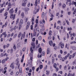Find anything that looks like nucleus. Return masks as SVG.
<instances>
[{
    "mask_svg": "<svg viewBox=\"0 0 76 76\" xmlns=\"http://www.w3.org/2000/svg\"><path fill=\"white\" fill-rule=\"evenodd\" d=\"M28 2V0H23V2L22 4V6H23V7H25L26 5V3Z\"/></svg>",
    "mask_w": 76,
    "mask_h": 76,
    "instance_id": "f257e3e1",
    "label": "nucleus"
},
{
    "mask_svg": "<svg viewBox=\"0 0 76 76\" xmlns=\"http://www.w3.org/2000/svg\"><path fill=\"white\" fill-rule=\"evenodd\" d=\"M31 45L32 46H33V47H31L30 48V51H31V53H33V49L32 48H35V46L34 45V43L33 42L31 43Z\"/></svg>",
    "mask_w": 76,
    "mask_h": 76,
    "instance_id": "f03ea898",
    "label": "nucleus"
},
{
    "mask_svg": "<svg viewBox=\"0 0 76 76\" xmlns=\"http://www.w3.org/2000/svg\"><path fill=\"white\" fill-rule=\"evenodd\" d=\"M15 16H16L15 14H11L10 18L12 19L13 20H14L15 18Z\"/></svg>",
    "mask_w": 76,
    "mask_h": 76,
    "instance_id": "7ed1b4c3",
    "label": "nucleus"
},
{
    "mask_svg": "<svg viewBox=\"0 0 76 76\" xmlns=\"http://www.w3.org/2000/svg\"><path fill=\"white\" fill-rule=\"evenodd\" d=\"M59 45L61 47V48H64V43H62V42H61L59 43Z\"/></svg>",
    "mask_w": 76,
    "mask_h": 76,
    "instance_id": "20e7f679",
    "label": "nucleus"
},
{
    "mask_svg": "<svg viewBox=\"0 0 76 76\" xmlns=\"http://www.w3.org/2000/svg\"><path fill=\"white\" fill-rule=\"evenodd\" d=\"M51 53V51H50V48H48L47 50V54H49Z\"/></svg>",
    "mask_w": 76,
    "mask_h": 76,
    "instance_id": "39448f33",
    "label": "nucleus"
},
{
    "mask_svg": "<svg viewBox=\"0 0 76 76\" xmlns=\"http://www.w3.org/2000/svg\"><path fill=\"white\" fill-rule=\"evenodd\" d=\"M10 13L12 14V13H13L14 12V11H13V8H12L9 11Z\"/></svg>",
    "mask_w": 76,
    "mask_h": 76,
    "instance_id": "423d86ee",
    "label": "nucleus"
},
{
    "mask_svg": "<svg viewBox=\"0 0 76 76\" xmlns=\"http://www.w3.org/2000/svg\"><path fill=\"white\" fill-rule=\"evenodd\" d=\"M14 64V63L13 62L12 63L10 66V67H12V69H13L15 68V66L13 65Z\"/></svg>",
    "mask_w": 76,
    "mask_h": 76,
    "instance_id": "0eeeda50",
    "label": "nucleus"
},
{
    "mask_svg": "<svg viewBox=\"0 0 76 76\" xmlns=\"http://www.w3.org/2000/svg\"><path fill=\"white\" fill-rule=\"evenodd\" d=\"M18 28H19V26H15L13 28L14 31H15L16 29H18Z\"/></svg>",
    "mask_w": 76,
    "mask_h": 76,
    "instance_id": "6e6552de",
    "label": "nucleus"
},
{
    "mask_svg": "<svg viewBox=\"0 0 76 76\" xmlns=\"http://www.w3.org/2000/svg\"><path fill=\"white\" fill-rule=\"evenodd\" d=\"M49 45H50V46H53V41H50L49 42Z\"/></svg>",
    "mask_w": 76,
    "mask_h": 76,
    "instance_id": "1a4fd4ad",
    "label": "nucleus"
},
{
    "mask_svg": "<svg viewBox=\"0 0 76 76\" xmlns=\"http://www.w3.org/2000/svg\"><path fill=\"white\" fill-rule=\"evenodd\" d=\"M33 37H36L37 36V34H36V31H33Z\"/></svg>",
    "mask_w": 76,
    "mask_h": 76,
    "instance_id": "9d476101",
    "label": "nucleus"
},
{
    "mask_svg": "<svg viewBox=\"0 0 76 76\" xmlns=\"http://www.w3.org/2000/svg\"><path fill=\"white\" fill-rule=\"evenodd\" d=\"M58 58H60V60H62V57H61V55L60 54L58 56Z\"/></svg>",
    "mask_w": 76,
    "mask_h": 76,
    "instance_id": "9b49d317",
    "label": "nucleus"
},
{
    "mask_svg": "<svg viewBox=\"0 0 76 76\" xmlns=\"http://www.w3.org/2000/svg\"><path fill=\"white\" fill-rule=\"evenodd\" d=\"M29 8H27V9L25 10V12H26V13L27 15L28 14V11H29Z\"/></svg>",
    "mask_w": 76,
    "mask_h": 76,
    "instance_id": "f8f14e48",
    "label": "nucleus"
},
{
    "mask_svg": "<svg viewBox=\"0 0 76 76\" xmlns=\"http://www.w3.org/2000/svg\"><path fill=\"white\" fill-rule=\"evenodd\" d=\"M21 35H22V33L20 32V33H19L18 35V38H20V37H21Z\"/></svg>",
    "mask_w": 76,
    "mask_h": 76,
    "instance_id": "ddd939ff",
    "label": "nucleus"
},
{
    "mask_svg": "<svg viewBox=\"0 0 76 76\" xmlns=\"http://www.w3.org/2000/svg\"><path fill=\"white\" fill-rule=\"evenodd\" d=\"M8 6V7H9L10 8H11L12 7V5L11 4V3H10V2L9 3Z\"/></svg>",
    "mask_w": 76,
    "mask_h": 76,
    "instance_id": "4468645a",
    "label": "nucleus"
},
{
    "mask_svg": "<svg viewBox=\"0 0 76 76\" xmlns=\"http://www.w3.org/2000/svg\"><path fill=\"white\" fill-rule=\"evenodd\" d=\"M49 15L50 16H51V17H53V15L51 13V12H49Z\"/></svg>",
    "mask_w": 76,
    "mask_h": 76,
    "instance_id": "2eb2a0df",
    "label": "nucleus"
},
{
    "mask_svg": "<svg viewBox=\"0 0 76 76\" xmlns=\"http://www.w3.org/2000/svg\"><path fill=\"white\" fill-rule=\"evenodd\" d=\"M53 67L55 69H56V68H57V64H56L55 63L53 64Z\"/></svg>",
    "mask_w": 76,
    "mask_h": 76,
    "instance_id": "dca6fc26",
    "label": "nucleus"
},
{
    "mask_svg": "<svg viewBox=\"0 0 76 76\" xmlns=\"http://www.w3.org/2000/svg\"><path fill=\"white\" fill-rule=\"evenodd\" d=\"M41 54L40 53H39L38 54V58H39V57H42V55H40Z\"/></svg>",
    "mask_w": 76,
    "mask_h": 76,
    "instance_id": "f3484780",
    "label": "nucleus"
},
{
    "mask_svg": "<svg viewBox=\"0 0 76 76\" xmlns=\"http://www.w3.org/2000/svg\"><path fill=\"white\" fill-rule=\"evenodd\" d=\"M76 44V41H74L71 42H70L71 44Z\"/></svg>",
    "mask_w": 76,
    "mask_h": 76,
    "instance_id": "a211bd4d",
    "label": "nucleus"
},
{
    "mask_svg": "<svg viewBox=\"0 0 76 76\" xmlns=\"http://www.w3.org/2000/svg\"><path fill=\"white\" fill-rule=\"evenodd\" d=\"M25 37V35L22 34L21 37V39H22Z\"/></svg>",
    "mask_w": 76,
    "mask_h": 76,
    "instance_id": "6ab92c4d",
    "label": "nucleus"
},
{
    "mask_svg": "<svg viewBox=\"0 0 76 76\" xmlns=\"http://www.w3.org/2000/svg\"><path fill=\"white\" fill-rule=\"evenodd\" d=\"M67 1L70 2L69 4V6H71L72 4V3H71V0H67Z\"/></svg>",
    "mask_w": 76,
    "mask_h": 76,
    "instance_id": "aec40b11",
    "label": "nucleus"
},
{
    "mask_svg": "<svg viewBox=\"0 0 76 76\" xmlns=\"http://www.w3.org/2000/svg\"><path fill=\"white\" fill-rule=\"evenodd\" d=\"M42 51V49L41 48H40L39 49V53H41Z\"/></svg>",
    "mask_w": 76,
    "mask_h": 76,
    "instance_id": "412c9836",
    "label": "nucleus"
},
{
    "mask_svg": "<svg viewBox=\"0 0 76 76\" xmlns=\"http://www.w3.org/2000/svg\"><path fill=\"white\" fill-rule=\"evenodd\" d=\"M18 36V34H16L14 35L13 36V38H15L17 36Z\"/></svg>",
    "mask_w": 76,
    "mask_h": 76,
    "instance_id": "4be33fe9",
    "label": "nucleus"
},
{
    "mask_svg": "<svg viewBox=\"0 0 76 76\" xmlns=\"http://www.w3.org/2000/svg\"><path fill=\"white\" fill-rule=\"evenodd\" d=\"M62 7L63 8V9H64L65 7H66V4H64L62 5Z\"/></svg>",
    "mask_w": 76,
    "mask_h": 76,
    "instance_id": "5701e85b",
    "label": "nucleus"
},
{
    "mask_svg": "<svg viewBox=\"0 0 76 76\" xmlns=\"http://www.w3.org/2000/svg\"><path fill=\"white\" fill-rule=\"evenodd\" d=\"M23 20L22 19H21L20 20V25H22L23 24Z\"/></svg>",
    "mask_w": 76,
    "mask_h": 76,
    "instance_id": "b1692460",
    "label": "nucleus"
},
{
    "mask_svg": "<svg viewBox=\"0 0 76 76\" xmlns=\"http://www.w3.org/2000/svg\"><path fill=\"white\" fill-rule=\"evenodd\" d=\"M76 52H75V53H74L73 54L72 58H74V57H75V55H76Z\"/></svg>",
    "mask_w": 76,
    "mask_h": 76,
    "instance_id": "393cba45",
    "label": "nucleus"
},
{
    "mask_svg": "<svg viewBox=\"0 0 76 76\" xmlns=\"http://www.w3.org/2000/svg\"><path fill=\"white\" fill-rule=\"evenodd\" d=\"M22 25H19V28H18V30H20V29H21V28H22Z\"/></svg>",
    "mask_w": 76,
    "mask_h": 76,
    "instance_id": "a878e982",
    "label": "nucleus"
},
{
    "mask_svg": "<svg viewBox=\"0 0 76 76\" xmlns=\"http://www.w3.org/2000/svg\"><path fill=\"white\" fill-rule=\"evenodd\" d=\"M38 39L39 41H41V40L42 39V37H41V36H39V37Z\"/></svg>",
    "mask_w": 76,
    "mask_h": 76,
    "instance_id": "bb28decb",
    "label": "nucleus"
},
{
    "mask_svg": "<svg viewBox=\"0 0 76 76\" xmlns=\"http://www.w3.org/2000/svg\"><path fill=\"white\" fill-rule=\"evenodd\" d=\"M21 16H22V18H24V13L23 12L21 13Z\"/></svg>",
    "mask_w": 76,
    "mask_h": 76,
    "instance_id": "cd10ccee",
    "label": "nucleus"
},
{
    "mask_svg": "<svg viewBox=\"0 0 76 76\" xmlns=\"http://www.w3.org/2000/svg\"><path fill=\"white\" fill-rule=\"evenodd\" d=\"M38 12V10H35L34 11V14H36V13H37V12Z\"/></svg>",
    "mask_w": 76,
    "mask_h": 76,
    "instance_id": "c85d7f7f",
    "label": "nucleus"
},
{
    "mask_svg": "<svg viewBox=\"0 0 76 76\" xmlns=\"http://www.w3.org/2000/svg\"><path fill=\"white\" fill-rule=\"evenodd\" d=\"M20 47V44H18L17 46V48H19Z\"/></svg>",
    "mask_w": 76,
    "mask_h": 76,
    "instance_id": "c756f323",
    "label": "nucleus"
},
{
    "mask_svg": "<svg viewBox=\"0 0 76 76\" xmlns=\"http://www.w3.org/2000/svg\"><path fill=\"white\" fill-rule=\"evenodd\" d=\"M4 10V8H3L2 9H1L0 10V13H1L2 12H3V11Z\"/></svg>",
    "mask_w": 76,
    "mask_h": 76,
    "instance_id": "7c9ffc66",
    "label": "nucleus"
},
{
    "mask_svg": "<svg viewBox=\"0 0 76 76\" xmlns=\"http://www.w3.org/2000/svg\"><path fill=\"white\" fill-rule=\"evenodd\" d=\"M19 19L18 18L16 21V25H17L18 23V22H19Z\"/></svg>",
    "mask_w": 76,
    "mask_h": 76,
    "instance_id": "2f4dec72",
    "label": "nucleus"
},
{
    "mask_svg": "<svg viewBox=\"0 0 76 76\" xmlns=\"http://www.w3.org/2000/svg\"><path fill=\"white\" fill-rule=\"evenodd\" d=\"M13 48L15 50H16V45H14Z\"/></svg>",
    "mask_w": 76,
    "mask_h": 76,
    "instance_id": "473e14b6",
    "label": "nucleus"
},
{
    "mask_svg": "<svg viewBox=\"0 0 76 76\" xmlns=\"http://www.w3.org/2000/svg\"><path fill=\"white\" fill-rule=\"evenodd\" d=\"M10 53L11 54H12V53H13V49H11L10 50Z\"/></svg>",
    "mask_w": 76,
    "mask_h": 76,
    "instance_id": "72a5a7b5",
    "label": "nucleus"
},
{
    "mask_svg": "<svg viewBox=\"0 0 76 76\" xmlns=\"http://www.w3.org/2000/svg\"><path fill=\"white\" fill-rule=\"evenodd\" d=\"M68 31H72V29L71 27L68 28Z\"/></svg>",
    "mask_w": 76,
    "mask_h": 76,
    "instance_id": "f704fd0d",
    "label": "nucleus"
},
{
    "mask_svg": "<svg viewBox=\"0 0 76 76\" xmlns=\"http://www.w3.org/2000/svg\"><path fill=\"white\" fill-rule=\"evenodd\" d=\"M52 63H54V58H52Z\"/></svg>",
    "mask_w": 76,
    "mask_h": 76,
    "instance_id": "c9c22d12",
    "label": "nucleus"
},
{
    "mask_svg": "<svg viewBox=\"0 0 76 76\" xmlns=\"http://www.w3.org/2000/svg\"><path fill=\"white\" fill-rule=\"evenodd\" d=\"M72 48L73 50H76V48L75 47H72Z\"/></svg>",
    "mask_w": 76,
    "mask_h": 76,
    "instance_id": "e433bc0d",
    "label": "nucleus"
},
{
    "mask_svg": "<svg viewBox=\"0 0 76 76\" xmlns=\"http://www.w3.org/2000/svg\"><path fill=\"white\" fill-rule=\"evenodd\" d=\"M1 62H2V63H3V64L4 63H5V59H4L3 60H2V61Z\"/></svg>",
    "mask_w": 76,
    "mask_h": 76,
    "instance_id": "4c0bfd02",
    "label": "nucleus"
},
{
    "mask_svg": "<svg viewBox=\"0 0 76 76\" xmlns=\"http://www.w3.org/2000/svg\"><path fill=\"white\" fill-rule=\"evenodd\" d=\"M8 14V12H5L4 14V16H6L7 15V14Z\"/></svg>",
    "mask_w": 76,
    "mask_h": 76,
    "instance_id": "58836bf2",
    "label": "nucleus"
},
{
    "mask_svg": "<svg viewBox=\"0 0 76 76\" xmlns=\"http://www.w3.org/2000/svg\"><path fill=\"white\" fill-rule=\"evenodd\" d=\"M76 13V8L75 9V10H74V12L73 13V15H75Z\"/></svg>",
    "mask_w": 76,
    "mask_h": 76,
    "instance_id": "ea45409f",
    "label": "nucleus"
},
{
    "mask_svg": "<svg viewBox=\"0 0 76 76\" xmlns=\"http://www.w3.org/2000/svg\"><path fill=\"white\" fill-rule=\"evenodd\" d=\"M13 71H12L10 74V75H13Z\"/></svg>",
    "mask_w": 76,
    "mask_h": 76,
    "instance_id": "a19ab883",
    "label": "nucleus"
},
{
    "mask_svg": "<svg viewBox=\"0 0 76 76\" xmlns=\"http://www.w3.org/2000/svg\"><path fill=\"white\" fill-rule=\"evenodd\" d=\"M44 17H45V15H44V14H42V18L43 19H44Z\"/></svg>",
    "mask_w": 76,
    "mask_h": 76,
    "instance_id": "79ce46f5",
    "label": "nucleus"
},
{
    "mask_svg": "<svg viewBox=\"0 0 76 76\" xmlns=\"http://www.w3.org/2000/svg\"><path fill=\"white\" fill-rule=\"evenodd\" d=\"M38 4V1H37V0L36 1H35V6H37V5Z\"/></svg>",
    "mask_w": 76,
    "mask_h": 76,
    "instance_id": "37998d69",
    "label": "nucleus"
},
{
    "mask_svg": "<svg viewBox=\"0 0 76 76\" xmlns=\"http://www.w3.org/2000/svg\"><path fill=\"white\" fill-rule=\"evenodd\" d=\"M37 37H38V35H39V30H37Z\"/></svg>",
    "mask_w": 76,
    "mask_h": 76,
    "instance_id": "c03bdc74",
    "label": "nucleus"
},
{
    "mask_svg": "<svg viewBox=\"0 0 76 76\" xmlns=\"http://www.w3.org/2000/svg\"><path fill=\"white\" fill-rule=\"evenodd\" d=\"M39 67L40 69H42V68L43 67V66H42V65H41Z\"/></svg>",
    "mask_w": 76,
    "mask_h": 76,
    "instance_id": "a18cd8bd",
    "label": "nucleus"
},
{
    "mask_svg": "<svg viewBox=\"0 0 76 76\" xmlns=\"http://www.w3.org/2000/svg\"><path fill=\"white\" fill-rule=\"evenodd\" d=\"M4 56H6V57H7L8 55L6 53H5L4 54Z\"/></svg>",
    "mask_w": 76,
    "mask_h": 76,
    "instance_id": "49530a36",
    "label": "nucleus"
},
{
    "mask_svg": "<svg viewBox=\"0 0 76 76\" xmlns=\"http://www.w3.org/2000/svg\"><path fill=\"white\" fill-rule=\"evenodd\" d=\"M73 35V37H75V33H73V34H71V37Z\"/></svg>",
    "mask_w": 76,
    "mask_h": 76,
    "instance_id": "de8ad7c7",
    "label": "nucleus"
},
{
    "mask_svg": "<svg viewBox=\"0 0 76 76\" xmlns=\"http://www.w3.org/2000/svg\"><path fill=\"white\" fill-rule=\"evenodd\" d=\"M17 65H18V69H19V67H20V64L18 63H17Z\"/></svg>",
    "mask_w": 76,
    "mask_h": 76,
    "instance_id": "09e8293b",
    "label": "nucleus"
},
{
    "mask_svg": "<svg viewBox=\"0 0 76 76\" xmlns=\"http://www.w3.org/2000/svg\"><path fill=\"white\" fill-rule=\"evenodd\" d=\"M7 22H6L4 25V26L6 27L7 26Z\"/></svg>",
    "mask_w": 76,
    "mask_h": 76,
    "instance_id": "8fccbe9b",
    "label": "nucleus"
},
{
    "mask_svg": "<svg viewBox=\"0 0 76 76\" xmlns=\"http://www.w3.org/2000/svg\"><path fill=\"white\" fill-rule=\"evenodd\" d=\"M3 68H1V67H0V73L3 71Z\"/></svg>",
    "mask_w": 76,
    "mask_h": 76,
    "instance_id": "3c124183",
    "label": "nucleus"
},
{
    "mask_svg": "<svg viewBox=\"0 0 76 76\" xmlns=\"http://www.w3.org/2000/svg\"><path fill=\"white\" fill-rule=\"evenodd\" d=\"M17 11H18V8H16L15 10V13H17Z\"/></svg>",
    "mask_w": 76,
    "mask_h": 76,
    "instance_id": "603ef678",
    "label": "nucleus"
},
{
    "mask_svg": "<svg viewBox=\"0 0 76 76\" xmlns=\"http://www.w3.org/2000/svg\"><path fill=\"white\" fill-rule=\"evenodd\" d=\"M66 4H67V5L68 4L69 6V4H70V2H69V1H67L66 2Z\"/></svg>",
    "mask_w": 76,
    "mask_h": 76,
    "instance_id": "864d4df0",
    "label": "nucleus"
},
{
    "mask_svg": "<svg viewBox=\"0 0 76 76\" xmlns=\"http://www.w3.org/2000/svg\"><path fill=\"white\" fill-rule=\"evenodd\" d=\"M58 48H57V46H56L55 47H54V50H57V49Z\"/></svg>",
    "mask_w": 76,
    "mask_h": 76,
    "instance_id": "5fc2aeb1",
    "label": "nucleus"
},
{
    "mask_svg": "<svg viewBox=\"0 0 76 76\" xmlns=\"http://www.w3.org/2000/svg\"><path fill=\"white\" fill-rule=\"evenodd\" d=\"M22 72V68H20L19 70V72L21 73Z\"/></svg>",
    "mask_w": 76,
    "mask_h": 76,
    "instance_id": "6e6d98bb",
    "label": "nucleus"
},
{
    "mask_svg": "<svg viewBox=\"0 0 76 76\" xmlns=\"http://www.w3.org/2000/svg\"><path fill=\"white\" fill-rule=\"evenodd\" d=\"M34 21V17L32 18L31 19V22H33Z\"/></svg>",
    "mask_w": 76,
    "mask_h": 76,
    "instance_id": "4d7b16f0",
    "label": "nucleus"
},
{
    "mask_svg": "<svg viewBox=\"0 0 76 76\" xmlns=\"http://www.w3.org/2000/svg\"><path fill=\"white\" fill-rule=\"evenodd\" d=\"M51 33H52V31H50L49 32V35L51 36Z\"/></svg>",
    "mask_w": 76,
    "mask_h": 76,
    "instance_id": "13d9d810",
    "label": "nucleus"
},
{
    "mask_svg": "<svg viewBox=\"0 0 76 76\" xmlns=\"http://www.w3.org/2000/svg\"><path fill=\"white\" fill-rule=\"evenodd\" d=\"M54 8V2L52 3V9H53V8Z\"/></svg>",
    "mask_w": 76,
    "mask_h": 76,
    "instance_id": "bf43d9fd",
    "label": "nucleus"
},
{
    "mask_svg": "<svg viewBox=\"0 0 76 76\" xmlns=\"http://www.w3.org/2000/svg\"><path fill=\"white\" fill-rule=\"evenodd\" d=\"M66 23H67V25H69V21H68V20H66Z\"/></svg>",
    "mask_w": 76,
    "mask_h": 76,
    "instance_id": "052dcab7",
    "label": "nucleus"
},
{
    "mask_svg": "<svg viewBox=\"0 0 76 76\" xmlns=\"http://www.w3.org/2000/svg\"><path fill=\"white\" fill-rule=\"evenodd\" d=\"M53 20V17H52L51 18H50V19L49 20V21H51V20Z\"/></svg>",
    "mask_w": 76,
    "mask_h": 76,
    "instance_id": "680f3d73",
    "label": "nucleus"
},
{
    "mask_svg": "<svg viewBox=\"0 0 76 76\" xmlns=\"http://www.w3.org/2000/svg\"><path fill=\"white\" fill-rule=\"evenodd\" d=\"M45 52H43V53H42V55L43 56H45Z\"/></svg>",
    "mask_w": 76,
    "mask_h": 76,
    "instance_id": "e2e57ef3",
    "label": "nucleus"
},
{
    "mask_svg": "<svg viewBox=\"0 0 76 76\" xmlns=\"http://www.w3.org/2000/svg\"><path fill=\"white\" fill-rule=\"evenodd\" d=\"M18 75H19V72H16V76H18Z\"/></svg>",
    "mask_w": 76,
    "mask_h": 76,
    "instance_id": "0e129e2a",
    "label": "nucleus"
},
{
    "mask_svg": "<svg viewBox=\"0 0 76 76\" xmlns=\"http://www.w3.org/2000/svg\"><path fill=\"white\" fill-rule=\"evenodd\" d=\"M10 45L9 44H8L7 45L6 47L7 48L9 47Z\"/></svg>",
    "mask_w": 76,
    "mask_h": 76,
    "instance_id": "69168bd1",
    "label": "nucleus"
},
{
    "mask_svg": "<svg viewBox=\"0 0 76 76\" xmlns=\"http://www.w3.org/2000/svg\"><path fill=\"white\" fill-rule=\"evenodd\" d=\"M53 76H57V75L56 73H54L53 74Z\"/></svg>",
    "mask_w": 76,
    "mask_h": 76,
    "instance_id": "338daca9",
    "label": "nucleus"
},
{
    "mask_svg": "<svg viewBox=\"0 0 76 76\" xmlns=\"http://www.w3.org/2000/svg\"><path fill=\"white\" fill-rule=\"evenodd\" d=\"M72 74H70V73H69L68 74V76H72Z\"/></svg>",
    "mask_w": 76,
    "mask_h": 76,
    "instance_id": "774afa93",
    "label": "nucleus"
}]
</instances>
